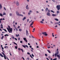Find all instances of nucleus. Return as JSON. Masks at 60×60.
Masks as SVG:
<instances>
[{
  "label": "nucleus",
  "mask_w": 60,
  "mask_h": 60,
  "mask_svg": "<svg viewBox=\"0 0 60 60\" xmlns=\"http://www.w3.org/2000/svg\"><path fill=\"white\" fill-rule=\"evenodd\" d=\"M15 29H16V31H18V29L16 28Z\"/></svg>",
  "instance_id": "nucleus-40"
},
{
  "label": "nucleus",
  "mask_w": 60,
  "mask_h": 60,
  "mask_svg": "<svg viewBox=\"0 0 60 60\" xmlns=\"http://www.w3.org/2000/svg\"><path fill=\"white\" fill-rule=\"evenodd\" d=\"M40 23H43V22L42 21H41Z\"/></svg>",
  "instance_id": "nucleus-36"
},
{
  "label": "nucleus",
  "mask_w": 60,
  "mask_h": 60,
  "mask_svg": "<svg viewBox=\"0 0 60 60\" xmlns=\"http://www.w3.org/2000/svg\"><path fill=\"white\" fill-rule=\"evenodd\" d=\"M7 29L8 31V32L9 33H11V31H10V30H9V29H8V27L7 28Z\"/></svg>",
  "instance_id": "nucleus-9"
},
{
  "label": "nucleus",
  "mask_w": 60,
  "mask_h": 60,
  "mask_svg": "<svg viewBox=\"0 0 60 60\" xmlns=\"http://www.w3.org/2000/svg\"><path fill=\"white\" fill-rule=\"evenodd\" d=\"M42 34H43L44 35H45V36H47L48 35V34H47V33L45 32H43L42 33Z\"/></svg>",
  "instance_id": "nucleus-3"
},
{
  "label": "nucleus",
  "mask_w": 60,
  "mask_h": 60,
  "mask_svg": "<svg viewBox=\"0 0 60 60\" xmlns=\"http://www.w3.org/2000/svg\"><path fill=\"white\" fill-rule=\"evenodd\" d=\"M28 6V5H27L26 7V8L27 10H28V9H29V8L27 7Z\"/></svg>",
  "instance_id": "nucleus-11"
},
{
  "label": "nucleus",
  "mask_w": 60,
  "mask_h": 60,
  "mask_svg": "<svg viewBox=\"0 0 60 60\" xmlns=\"http://www.w3.org/2000/svg\"><path fill=\"white\" fill-rule=\"evenodd\" d=\"M52 37H54V36H55V35H52Z\"/></svg>",
  "instance_id": "nucleus-59"
},
{
  "label": "nucleus",
  "mask_w": 60,
  "mask_h": 60,
  "mask_svg": "<svg viewBox=\"0 0 60 60\" xmlns=\"http://www.w3.org/2000/svg\"><path fill=\"white\" fill-rule=\"evenodd\" d=\"M47 51L49 53H51V52H50V51L49 50H48Z\"/></svg>",
  "instance_id": "nucleus-20"
},
{
  "label": "nucleus",
  "mask_w": 60,
  "mask_h": 60,
  "mask_svg": "<svg viewBox=\"0 0 60 60\" xmlns=\"http://www.w3.org/2000/svg\"><path fill=\"white\" fill-rule=\"evenodd\" d=\"M56 8H58L57 9L58 10H60V5H57L56 6Z\"/></svg>",
  "instance_id": "nucleus-4"
},
{
  "label": "nucleus",
  "mask_w": 60,
  "mask_h": 60,
  "mask_svg": "<svg viewBox=\"0 0 60 60\" xmlns=\"http://www.w3.org/2000/svg\"><path fill=\"white\" fill-rule=\"evenodd\" d=\"M45 10L46 11H48V8H46L45 9Z\"/></svg>",
  "instance_id": "nucleus-25"
},
{
  "label": "nucleus",
  "mask_w": 60,
  "mask_h": 60,
  "mask_svg": "<svg viewBox=\"0 0 60 60\" xmlns=\"http://www.w3.org/2000/svg\"><path fill=\"white\" fill-rule=\"evenodd\" d=\"M29 19H27V22H29Z\"/></svg>",
  "instance_id": "nucleus-47"
},
{
  "label": "nucleus",
  "mask_w": 60,
  "mask_h": 60,
  "mask_svg": "<svg viewBox=\"0 0 60 60\" xmlns=\"http://www.w3.org/2000/svg\"><path fill=\"white\" fill-rule=\"evenodd\" d=\"M50 11L52 12H53V13H55V12H54L53 10H51Z\"/></svg>",
  "instance_id": "nucleus-26"
},
{
  "label": "nucleus",
  "mask_w": 60,
  "mask_h": 60,
  "mask_svg": "<svg viewBox=\"0 0 60 60\" xmlns=\"http://www.w3.org/2000/svg\"><path fill=\"white\" fill-rule=\"evenodd\" d=\"M26 19V17H25L23 19V20H24V19Z\"/></svg>",
  "instance_id": "nucleus-17"
},
{
  "label": "nucleus",
  "mask_w": 60,
  "mask_h": 60,
  "mask_svg": "<svg viewBox=\"0 0 60 60\" xmlns=\"http://www.w3.org/2000/svg\"><path fill=\"white\" fill-rule=\"evenodd\" d=\"M33 23H31V24L30 26H32V25H33Z\"/></svg>",
  "instance_id": "nucleus-50"
},
{
  "label": "nucleus",
  "mask_w": 60,
  "mask_h": 60,
  "mask_svg": "<svg viewBox=\"0 0 60 60\" xmlns=\"http://www.w3.org/2000/svg\"><path fill=\"white\" fill-rule=\"evenodd\" d=\"M16 4L17 6H18V5H19V3L17 1L16 2Z\"/></svg>",
  "instance_id": "nucleus-6"
},
{
  "label": "nucleus",
  "mask_w": 60,
  "mask_h": 60,
  "mask_svg": "<svg viewBox=\"0 0 60 60\" xmlns=\"http://www.w3.org/2000/svg\"><path fill=\"white\" fill-rule=\"evenodd\" d=\"M2 54H3V55H4V56L5 55V54H4V53L3 52H2Z\"/></svg>",
  "instance_id": "nucleus-30"
},
{
  "label": "nucleus",
  "mask_w": 60,
  "mask_h": 60,
  "mask_svg": "<svg viewBox=\"0 0 60 60\" xmlns=\"http://www.w3.org/2000/svg\"><path fill=\"white\" fill-rule=\"evenodd\" d=\"M55 27H57V25H56V26H55Z\"/></svg>",
  "instance_id": "nucleus-57"
},
{
  "label": "nucleus",
  "mask_w": 60,
  "mask_h": 60,
  "mask_svg": "<svg viewBox=\"0 0 60 60\" xmlns=\"http://www.w3.org/2000/svg\"><path fill=\"white\" fill-rule=\"evenodd\" d=\"M23 42V41H20V43H22Z\"/></svg>",
  "instance_id": "nucleus-49"
},
{
  "label": "nucleus",
  "mask_w": 60,
  "mask_h": 60,
  "mask_svg": "<svg viewBox=\"0 0 60 60\" xmlns=\"http://www.w3.org/2000/svg\"><path fill=\"white\" fill-rule=\"evenodd\" d=\"M26 36H28V34H29L28 33V31H27V30H26Z\"/></svg>",
  "instance_id": "nucleus-5"
},
{
  "label": "nucleus",
  "mask_w": 60,
  "mask_h": 60,
  "mask_svg": "<svg viewBox=\"0 0 60 60\" xmlns=\"http://www.w3.org/2000/svg\"><path fill=\"white\" fill-rule=\"evenodd\" d=\"M57 54L56 53H55L54 55V56H55V57H56V56H57Z\"/></svg>",
  "instance_id": "nucleus-13"
},
{
  "label": "nucleus",
  "mask_w": 60,
  "mask_h": 60,
  "mask_svg": "<svg viewBox=\"0 0 60 60\" xmlns=\"http://www.w3.org/2000/svg\"><path fill=\"white\" fill-rule=\"evenodd\" d=\"M22 47H23L24 48H26V46L23 45H22Z\"/></svg>",
  "instance_id": "nucleus-18"
},
{
  "label": "nucleus",
  "mask_w": 60,
  "mask_h": 60,
  "mask_svg": "<svg viewBox=\"0 0 60 60\" xmlns=\"http://www.w3.org/2000/svg\"><path fill=\"white\" fill-rule=\"evenodd\" d=\"M15 25H17V22H15Z\"/></svg>",
  "instance_id": "nucleus-64"
},
{
  "label": "nucleus",
  "mask_w": 60,
  "mask_h": 60,
  "mask_svg": "<svg viewBox=\"0 0 60 60\" xmlns=\"http://www.w3.org/2000/svg\"><path fill=\"white\" fill-rule=\"evenodd\" d=\"M13 43H14V44H15L16 45H17V44L16 43H15V42H14Z\"/></svg>",
  "instance_id": "nucleus-31"
},
{
  "label": "nucleus",
  "mask_w": 60,
  "mask_h": 60,
  "mask_svg": "<svg viewBox=\"0 0 60 60\" xmlns=\"http://www.w3.org/2000/svg\"><path fill=\"white\" fill-rule=\"evenodd\" d=\"M47 15L48 16H50V13L48 12V13L47 14Z\"/></svg>",
  "instance_id": "nucleus-8"
},
{
  "label": "nucleus",
  "mask_w": 60,
  "mask_h": 60,
  "mask_svg": "<svg viewBox=\"0 0 60 60\" xmlns=\"http://www.w3.org/2000/svg\"><path fill=\"white\" fill-rule=\"evenodd\" d=\"M4 36H2L1 38V40H3V38H4Z\"/></svg>",
  "instance_id": "nucleus-22"
},
{
  "label": "nucleus",
  "mask_w": 60,
  "mask_h": 60,
  "mask_svg": "<svg viewBox=\"0 0 60 60\" xmlns=\"http://www.w3.org/2000/svg\"><path fill=\"white\" fill-rule=\"evenodd\" d=\"M9 54H10V56H12V55H11V52H10Z\"/></svg>",
  "instance_id": "nucleus-38"
},
{
  "label": "nucleus",
  "mask_w": 60,
  "mask_h": 60,
  "mask_svg": "<svg viewBox=\"0 0 60 60\" xmlns=\"http://www.w3.org/2000/svg\"><path fill=\"white\" fill-rule=\"evenodd\" d=\"M16 14L18 16H19V12H18V11H16Z\"/></svg>",
  "instance_id": "nucleus-7"
},
{
  "label": "nucleus",
  "mask_w": 60,
  "mask_h": 60,
  "mask_svg": "<svg viewBox=\"0 0 60 60\" xmlns=\"http://www.w3.org/2000/svg\"><path fill=\"white\" fill-rule=\"evenodd\" d=\"M3 15H6V13H5L4 12L3 13Z\"/></svg>",
  "instance_id": "nucleus-15"
},
{
  "label": "nucleus",
  "mask_w": 60,
  "mask_h": 60,
  "mask_svg": "<svg viewBox=\"0 0 60 60\" xmlns=\"http://www.w3.org/2000/svg\"><path fill=\"white\" fill-rule=\"evenodd\" d=\"M19 31H22V30L20 28L19 29Z\"/></svg>",
  "instance_id": "nucleus-24"
},
{
  "label": "nucleus",
  "mask_w": 60,
  "mask_h": 60,
  "mask_svg": "<svg viewBox=\"0 0 60 60\" xmlns=\"http://www.w3.org/2000/svg\"><path fill=\"white\" fill-rule=\"evenodd\" d=\"M27 1L28 2H29V0H27Z\"/></svg>",
  "instance_id": "nucleus-56"
},
{
  "label": "nucleus",
  "mask_w": 60,
  "mask_h": 60,
  "mask_svg": "<svg viewBox=\"0 0 60 60\" xmlns=\"http://www.w3.org/2000/svg\"><path fill=\"white\" fill-rule=\"evenodd\" d=\"M18 49H19V50L20 49V50H21L22 51V52H24V51H23V49H20V48H19Z\"/></svg>",
  "instance_id": "nucleus-10"
},
{
  "label": "nucleus",
  "mask_w": 60,
  "mask_h": 60,
  "mask_svg": "<svg viewBox=\"0 0 60 60\" xmlns=\"http://www.w3.org/2000/svg\"><path fill=\"white\" fill-rule=\"evenodd\" d=\"M15 49H17V48H18V47H17V46H15Z\"/></svg>",
  "instance_id": "nucleus-32"
},
{
  "label": "nucleus",
  "mask_w": 60,
  "mask_h": 60,
  "mask_svg": "<svg viewBox=\"0 0 60 60\" xmlns=\"http://www.w3.org/2000/svg\"><path fill=\"white\" fill-rule=\"evenodd\" d=\"M57 14L59 13V11H57Z\"/></svg>",
  "instance_id": "nucleus-28"
},
{
  "label": "nucleus",
  "mask_w": 60,
  "mask_h": 60,
  "mask_svg": "<svg viewBox=\"0 0 60 60\" xmlns=\"http://www.w3.org/2000/svg\"><path fill=\"white\" fill-rule=\"evenodd\" d=\"M56 54H57V55H58L59 54V51H57Z\"/></svg>",
  "instance_id": "nucleus-14"
},
{
  "label": "nucleus",
  "mask_w": 60,
  "mask_h": 60,
  "mask_svg": "<svg viewBox=\"0 0 60 60\" xmlns=\"http://www.w3.org/2000/svg\"><path fill=\"white\" fill-rule=\"evenodd\" d=\"M4 48H5V49H6V46H4Z\"/></svg>",
  "instance_id": "nucleus-60"
},
{
  "label": "nucleus",
  "mask_w": 60,
  "mask_h": 60,
  "mask_svg": "<svg viewBox=\"0 0 60 60\" xmlns=\"http://www.w3.org/2000/svg\"><path fill=\"white\" fill-rule=\"evenodd\" d=\"M8 26V28L9 30H10L11 33H12V28H10V26L9 25Z\"/></svg>",
  "instance_id": "nucleus-2"
},
{
  "label": "nucleus",
  "mask_w": 60,
  "mask_h": 60,
  "mask_svg": "<svg viewBox=\"0 0 60 60\" xmlns=\"http://www.w3.org/2000/svg\"><path fill=\"white\" fill-rule=\"evenodd\" d=\"M20 26H19L18 27H17V28H20Z\"/></svg>",
  "instance_id": "nucleus-53"
},
{
  "label": "nucleus",
  "mask_w": 60,
  "mask_h": 60,
  "mask_svg": "<svg viewBox=\"0 0 60 60\" xmlns=\"http://www.w3.org/2000/svg\"><path fill=\"white\" fill-rule=\"evenodd\" d=\"M27 54L28 55H30V53L29 52H27Z\"/></svg>",
  "instance_id": "nucleus-41"
},
{
  "label": "nucleus",
  "mask_w": 60,
  "mask_h": 60,
  "mask_svg": "<svg viewBox=\"0 0 60 60\" xmlns=\"http://www.w3.org/2000/svg\"><path fill=\"white\" fill-rule=\"evenodd\" d=\"M35 30V28H34L33 29V30L34 31H35V30Z\"/></svg>",
  "instance_id": "nucleus-62"
},
{
  "label": "nucleus",
  "mask_w": 60,
  "mask_h": 60,
  "mask_svg": "<svg viewBox=\"0 0 60 60\" xmlns=\"http://www.w3.org/2000/svg\"><path fill=\"white\" fill-rule=\"evenodd\" d=\"M29 47L30 48H32V46H29Z\"/></svg>",
  "instance_id": "nucleus-55"
},
{
  "label": "nucleus",
  "mask_w": 60,
  "mask_h": 60,
  "mask_svg": "<svg viewBox=\"0 0 60 60\" xmlns=\"http://www.w3.org/2000/svg\"><path fill=\"white\" fill-rule=\"evenodd\" d=\"M10 16H12V14L10 13Z\"/></svg>",
  "instance_id": "nucleus-35"
},
{
  "label": "nucleus",
  "mask_w": 60,
  "mask_h": 60,
  "mask_svg": "<svg viewBox=\"0 0 60 60\" xmlns=\"http://www.w3.org/2000/svg\"><path fill=\"white\" fill-rule=\"evenodd\" d=\"M26 42H27V41L26 40H25Z\"/></svg>",
  "instance_id": "nucleus-58"
},
{
  "label": "nucleus",
  "mask_w": 60,
  "mask_h": 60,
  "mask_svg": "<svg viewBox=\"0 0 60 60\" xmlns=\"http://www.w3.org/2000/svg\"><path fill=\"white\" fill-rule=\"evenodd\" d=\"M2 5H1V4L0 5V9H2Z\"/></svg>",
  "instance_id": "nucleus-12"
},
{
  "label": "nucleus",
  "mask_w": 60,
  "mask_h": 60,
  "mask_svg": "<svg viewBox=\"0 0 60 60\" xmlns=\"http://www.w3.org/2000/svg\"><path fill=\"white\" fill-rule=\"evenodd\" d=\"M48 12H49H49H50V10H49V9L48 10Z\"/></svg>",
  "instance_id": "nucleus-45"
},
{
  "label": "nucleus",
  "mask_w": 60,
  "mask_h": 60,
  "mask_svg": "<svg viewBox=\"0 0 60 60\" xmlns=\"http://www.w3.org/2000/svg\"><path fill=\"white\" fill-rule=\"evenodd\" d=\"M1 48H2V49H3V50L4 49V47H1Z\"/></svg>",
  "instance_id": "nucleus-52"
},
{
  "label": "nucleus",
  "mask_w": 60,
  "mask_h": 60,
  "mask_svg": "<svg viewBox=\"0 0 60 60\" xmlns=\"http://www.w3.org/2000/svg\"><path fill=\"white\" fill-rule=\"evenodd\" d=\"M59 56V55H57V57H59V56Z\"/></svg>",
  "instance_id": "nucleus-44"
},
{
  "label": "nucleus",
  "mask_w": 60,
  "mask_h": 60,
  "mask_svg": "<svg viewBox=\"0 0 60 60\" xmlns=\"http://www.w3.org/2000/svg\"><path fill=\"white\" fill-rule=\"evenodd\" d=\"M45 55L46 56H48V55L46 54H45Z\"/></svg>",
  "instance_id": "nucleus-34"
},
{
  "label": "nucleus",
  "mask_w": 60,
  "mask_h": 60,
  "mask_svg": "<svg viewBox=\"0 0 60 60\" xmlns=\"http://www.w3.org/2000/svg\"><path fill=\"white\" fill-rule=\"evenodd\" d=\"M28 15H30V12H29L28 13Z\"/></svg>",
  "instance_id": "nucleus-51"
},
{
  "label": "nucleus",
  "mask_w": 60,
  "mask_h": 60,
  "mask_svg": "<svg viewBox=\"0 0 60 60\" xmlns=\"http://www.w3.org/2000/svg\"><path fill=\"white\" fill-rule=\"evenodd\" d=\"M28 45H29V46L30 45V44H29V43H28Z\"/></svg>",
  "instance_id": "nucleus-54"
},
{
  "label": "nucleus",
  "mask_w": 60,
  "mask_h": 60,
  "mask_svg": "<svg viewBox=\"0 0 60 60\" xmlns=\"http://www.w3.org/2000/svg\"><path fill=\"white\" fill-rule=\"evenodd\" d=\"M32 36V38H34V37L33 36Z\"/></svg>",
  "instance_id": "nucleus-48"
},
{
  "label": "nucleus",
  "mask_w": 60,
  "mask_h": 60,
  "mask_svg": "<svg viewBox=\"0 0 60 60\" xmlns=\"http://www.w3.org/2000/svg\"><path fill=\"white\" fill-rule=\"evenodd\" d=\"M25 46L27 48H28V46L27 45H26Z\"/></svg>",
  "instance_id": "nucleus-33"
},
{
  "label": "nucleus",
  "mask_w": 60,
  "mask_h": 60,
  "mask_svg": "<svg viewBox=\"0 0 60 60\" xmlns=\"http://www.w3.org/2000/svg\"><path fill=\"white\" fill-rule=\"evenodd\" d=\"M15 39L16 40V41H17V39L16 38H15Z\"/></svg>",
  "instance_id": "nucleus-46"
},
{
  "label": "nucleus",
  "mask_w": 60,
  "mask_h": 60,
  "mask_svg": "<svg viewBox=\"0 0 60 60\" xmlns=\"http://www.w3.org/2000/svg\"><path fill=\"white\" fill-rule=\"evenodd\" d=\"M23 40H24V41H25L26 40V38H23Z\"/></svg>",
  "instance_id": "nucleus-29"
},
{
  "label": "nucleus",
  "mask_w": 60,
  "mask_h": 60,
  "mask_svg": "<svg viewBox=\"0 0 60 60\" xmlns=\"http://www.w3.org/2000/svg\"><path fill=\"white\" fill-rule=\"evenodd\" d=\"M55 20H56V21H58V19H55Z\"/></svg>",
  "instance_id": "nucleus-23"
},
{
  "label": "nucleus",
  "mask_w": 60,
  "mask_h": 60,
  "mask_svg": "<svg viewBox=\"0 0 60 60\" xmlns=\"http://www.w3.org/2000/svg\"><path fill=\"white\" fill-rule=\"evenodd\" d=\"M58 58L59 59H60V56H59V57H58Z\"/></svg>",
  "instance_id": "nucleus-61"
},
{
  "label": "nucleus",
  "mask_w": 60,
  "mask_h": 60,
  "mask_svg": "<svg viewBox=\"0 0 60 60\" xmlns=\"http://www.w3.org/2000/svg\"><path fill=\"white\" fill-rule=\"evenodd\" d=\"M5 36H9V35L8 34H6L4 35Z\"/></svg>",
  "instance_id": "nucleus-19"
},
{
  "label": "nucleus",
  "mask_w": 60,
  "mask_h": 60,
  "mask_svg": "<svg viewBox=\"0 0 60 60\" xmlns=\"http://www.w3.org/2000/svg\"><path fill=\"white\" fill-rule=\"evenodd\" d=\"M4 31H5V32H7V31L6 30H5V29H4Z\"/></svg>",
  "instance_id": "nucleus-43"
},
{
  "label": "nucleus",
  "mask_w": 60,
  "mask_h": 60,
  "mask_svg": "<svg viewBox=\"0 0 60 60\" xmlns=\"http://www.w3.org/2000/svg\"><path fill=\"white\" fill-rule=\"evenodd\" d=\"M15 36H16V37H18V35L17 34H16Z\"/></svg>",
  "instance_id": "nucleus-39"
},
{
  "label": "nucleus",
  "mask_w": 60,
  "mask_h": 60,
  "mask_svg": "<svg viewBox=\"0 0 60 60\" xmlns=\"http://www.w3.org/2000/svg\"><path fill=\"white\" fill-rule=\"evenodd\" d=\"M0 56H1L2 57L4 56V58L5 59H7V58H6L7 57V56H5V55L4 56L3 55H2V54H1V53H0Z\"/></svg>",
  "instance_id": "nucleus-1"
},
{
  "label": "nucleus",
  "mask_w": 60,
  "mask_h": 60,
  "mask_svg": "<svg viewBox=\"0 0 60 60\" xmlns=\"http://www.w3.org/2000/svg\"><path fill=\"white\" fill-rule=\"evenodd\" d=\"M4 10H5V11H6V8H5V7H4Z\"/></svg>",
  "instance_id": "nucleus-42"
},
{
  "label": "nucleus",
  "mask_w": 60,
  "mask_h": 60,
  "mask_svg": "<svg viewBox=\"0 0 60 60\" xmlns=\"http://www.w3.org/2000/svg\"><path fill=\"white\" fill-rule=\"evenodd\" d=\"M32 56H33V57H34V55H33V54H32Z\"/></svg>",
  "instance_id": "nucleus-37"
},
{
  "label": "nucleus",
  "mask_w": 60,
  "mask_h": 60,
  "mask_svg": "<svg viewBox=\"0 0 60 60\" xmlns=\"http://www.w3.org/2000/svg\"><path fill=\"white\" fill-rule=\"evenodd\" d=\"M21 16L22 17H23V15H22L20 14L19 15V16Z\"/></svg>",
  "instance_id": "nucleus-27"
},
{
  "label": "nucleus",
  "mask_w": 60,
  "mask_h": 60,
  "mask_svg": "<svg viewBox=\"0 0 60 60\" xmlns=\"http://www.w3.org/2000/svg\"><path fill=\"white\" fill-rule=\"evenodd\" d=\"M0 16L1 17H3V15L1 13H0Z\"/></svg>",
  "instance_id": "nucleus-16"
},
{
  "label": "nucleus",
  "mask_w": 60,
  "mask_h": 60,
  "mask_svg": "<svg viewBox=\"0 0 60 60\" xmlns=\"http://www.w3.org/2000/svg\"><path fill=\"white\" fill-rule=\"evenodd\" d=\"M56 15H55L54 14H52V16H56Z\"/></svg>",
  "instance_id": "nucleus-21"
},
{
  "label": "nucleus",
  "mask_w": 60,
  "mask_h": 60,
  "mask_svg": "<svg viewBox=\"0 0 60 60\" xmlns=\"http://www.w3.org/2000/svg\"><path fill=\"white\" fill-rule=\"evenodd\" d=\"M52 1H53V2H55V0H52Z\"/></svg>",
  "instance_id": "nucleus-63"
}]
</instances>
